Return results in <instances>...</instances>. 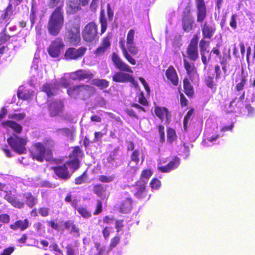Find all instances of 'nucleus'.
<instances>
[{"label": "nucleus", "instance_id": "obj_29", "mask_svg": "<svg viewBox=\"0 0 255 255\" xmlns=\"http://www.w3.org/2000/svg\"><path fill=\"white\" fill-rule=\"evenodd\" d=\"M23 197L28 207L32 208L37 204V198L31 193H25L23 194Z\"/></svg>", "mask_w": 255, "mask_h": 255}, {"label": "nucleus", "instance_id": "obj_63", "mask_svg": "<svg viewBox=\"0 0 255 255\" xmlns=\"http://www.w3.org/2000/svg\"><path fill=\"white\" fill-rule=\"evenodd\" d=\"M237 17V14H233L231 16V20L230 21V26L234 29H236L237 27V24L236 18Z\"/></svg>", "mask_w": 255, "mask_h": 255}, {"label": "nucleus", "instance_id": "obj_54", "mask_svg": "<svg viewBox=\"0 0 255 255\" xmlns=\"http://www.w3.org/2000/svg\"><path fill=\"white\" fill-rule=\"evenodd\" d=\"M25 116L26 115L24 113H21L18 114H12L9 115L8 118L19 121L24 119Z\"/></svg>", "mask_w": 255, "mask_h": 255}, {"label": "nucleus", "instance_id": "obj_25", "mask_svg": "<svg viewBox=\"0 0 255 255\" xmlns=\"http://www.w3.org/2000/svg\"><path fill=\"white\" fill-rule=\"evenodd\" d=\"M183 64L187 75L192 80V76L197 73L196 67L193 63H191L186 59H183Z\"/></svg>", "mask_w": 255, "mask_h": 255}, {"label": "nucleus", "instance_id": "obj_51", "mask_svg": "<svg viewBox=\"0 0 255 255\" xmlns=\"http://www.w3.org/2000/svg\"><path fill=\"white\" fill-rule=\"evenodd\" d=\"M111 35L110 34H108L106 36L103 38L102 40L101 44L107 49L109 48V47L111 46L110 40L111 39Z\"/></svg>", "mask_w": 255, "mask_h": 255}, {"label": "nucleus", "instance_id": "obj_15", "mask_svg": "<svg viewBox=\"0 0 255 255\" xmlns=\"http://www.w3.org/2000/svg\"><path fill=\"white\" fill-rule=\"evenodd\" d=\"M51 170L61 180H67L72 176V173L68 170L65 163L61 165L52 166Z\"/></svg>", "mask_w": 255, "mask_h": 255}, {"label": "nucleus", "instance_id": "obj_13", "mask_svg": "<svg viewBox=\"0 0 255 255\" xmlns=\"http://www.w3.org/2000/svg\"><path fill=\"white\" fill-rule=\"evenodd\" d=\"M122 196L125 199L122 200L118 206L119 212L122 214H128L129 213L132 209V199L127 192L123 193Z\"/></svg>", "mask_w": 255, "mask_h": 255}, {"label": "nucleus", "instance_id": "obj_4", "mask_svg": "<svg viewBox=\"0 0 255 255\" xmlns=\"http://www.w3.org/2000/svg\"><path fill=\"white\" fill-rule=\"evenodd\" d=\"M30 155L33 160L42 162L44 160L50 161L53 158V152L50 148H46L44 145L40 142L33 144L30 151Z\"/></svg>", "mask_w": 255, "mask_h": 255}, {"label": "nucleus", "instance_id": "obj_20", "mask_svg": "<svg viewBox=\"0 0 255 255\" xmlns=\"http://www.w3.org/2000/svg\"><path fill=\"white\" fill-rule=\"evenodd\" d=\"M93 74L88 70L79 69L72 73L71 78L73 80L82 81L86 79H91Z\"/></svg>", "mask_w": 255, "mask_h": 255}, {"label": "nucleus", "instance_id": "obj_64", "mask_svg": "<svg viewBox=\"0 0 255 255\" xmlns=\"http://www.w3.org/2000/svg\"><path fill=\"white\" fill-rule=\"evenodd\" d=\"M10 216L7 214H2L0 215V222L4 223L7 224L10 221Z\"/></svg>", "mask_w": 255, "mask_h": 255}, {"label": "nucleus", "instance_id": "obj_7", "mask_svg": "<svg viewBox=\"0 0 255 255\" xmlns=\"http://www.w3.org/2000/svg\"><path fill=\"white\" fill-rule=\"evenodd\" d=\"M120 47L122 50L123 56L127 61L132 65L136 64L135 60L130 55H135L138 53V49L135 45L128 44L127 47L125 46V41L124 39H120L119 41Z\"/></svg>", "mask_w": 255, "mask_h": 255}, {"label": "nucleus", "instance_id": "obj_45", "mask_svg": "<svg viewBox=\"0 0 255 255\" xmlns=\"http://www.w3.org/2000/svg\"><path fill=\"white\" fill-rule=\"evenodd\" d=\"M247 83V77L244 75L242 74L241 76V80L240 82H239L235 87V89L237 91L239 92L244 89V88L246 84Z\"/></svg>", "mask_w": 255, "mask_h": 255}, {"label": "nucleus", "instance_id": "obj_55", "mask_svg": "<svg viewBox=\"0 0 255 255\" xmlns=\"http://www.w3.org/2000/svg\"><path fill=\"white\" fill-rule=\"evenodd\" d=\"M139 151L137 149H135L132 152L130 156L131 161L134 162L136 164H137L139 161Z\"/></svg>", "mask_w": 255, "mask_h": 255}, {"label": "nucleus", "instance_id": "obj_32", "mask_svg": "<svg viewBox=\"0 0 255 255\" xmlns=\"http://www.w3.org/2000/svg\"><path fill=\"white\" fill-rule=\"evenodd\" d=\"M100 23L101 24V34L105 33L108 27L107 19L105 17V11L103 9H101L100 13Z\"/></svg>", "mask_w": 255, "mask_h": 255}, {"label": "nucleus", "instance_id": "obj_12", "mask_svg": "<svg viewBox=\"0 0 255 255\" xmlns=\"http://www.w3.org/2000/svg\"><path fill=\"white\" fill-rule=\"evenodd\" d=\"M182 27L185 32L192 31L194 27V19L191 14V9L188 8L184 10L182 15Z\"/></svg>", "mask_w": 255, "mask_h": 255}, {"label": "nucleus", "instance_id": "obj_14", "mask_svg": "<svg viewBox=\"0 0 255 255\" xmlns=\"http://www.w3.org/2000/svg\"><path fill=\"white\" fill-rule=\"evenodd\" d=\"M64 105L63 101L60 99L52 101L49 104L48 110L51 117H57L60 115L63 111Z\"/></svg>", "mask_w": 255, "mask_h": 255}, {"label": "nucleus", "instance_id": "obj_53", "mask_svg": "<svg viewBox=\"0 0 255 255\" xmlns=\"http://www.w3.org/2000/svg\"><path fill=\"white\" fill-rule=\"evenodd\" d=\"M161 186V182L157 178H153L150 182V186L153 190H158Z\"/></svg>", "mask_w": 255, "mask_h": 255}, {"label": "nucleus", "instance_id": "obj_16", "mask_svg": "<svg viewBox=\"0 0 255 255\" xmlns=\"http://www.w3.org/2000/svg\"><path fill=\"white\" fill-rule=\"evenodd\" d=\"M154 113L161 122L165 121L166 124H169L170 122L171 116L166 108L156 106L154 107Z\"/></svg>", "mask_w": 255, "mask_h": 255}, {"label": "nucleus", "instance_id": "obj_23", "mask_svg": "<svg viewBox=\"0 0 255 255\" xmlns=\"http://www.w3.org/2000/svg\"><path fill=\"white\" fill-rule=\"evenodd\" d=\"M2 126L4 128H9L16 133L20 134L22 131V127L16 122L9 120L3 121L1 123Z\"/></svg>", "mask_w": 255, "mask_h": 255}, {"label": "nucleus", "instance_id": "obj_46", "mask_svg": "<svg viewBox=\"0 0 255 255\" xmlns=\"http://www.w3.org/2000/svg\"><path fill=\"white\" fill-rule=\"evenodd\" d=\"M115 179V175L113 174L110 176L102 175L98 176V180L104 183H108L113 182Z\"/></svg>", "mask_w": 255, "mask_h": 255}, {"label": "nucleus", "instance_id": "obj_24", "mask_svg": "<svg viewBox=\"0 0 255 255\" xmlns=\"http://www.w3.org/2000/svg\"><path fill=\"white\" fill-rule=\"evenodd\" d=\"M65 230L70 231V233L76 237L80 236V229L71 220H67L64 223Z\"/></svg>", "mask_w": 255, "mask_h": 255}, {"label": "nucleus", "instance_id": "obj_3", "mask_svg": "<svg viewBox=\"0 0 255 255\" xmlns=\"http://www.w3.org/2000/svg\"><path fill=\"white\" fill-rule=\"evenodd\" d=\"M63 7V4L56 6L49 17L47 28L52 36H57L63 27L64 16Z\"/></svg>", "mask_w": 255, "mask_h": 255}, {"label": "nucleus", "instance_id": "obj_31", "mask_svg": "<svg viewBox=\"0 0 255 255\" xmlns=\"http://www.w3.org/2000/svg\"><path fill=\"white\" fill-rule=\"evenodd\" d=\"M34 91L32 90H18L17 95L19 99L23 100H29L32 98Z\"/></svg>", "mask_w": 255, "mask_h": 255}, {"label": "nucleus", "instance_id": "obj_42", "mask_svg": "<svg viewBox=\"0 0 255 255\" xmlns=\"http://www.w3.org/2000/svg\"><path fill=\"white\" fill-rule=\"evenodd\" d=\"M13 14L12 5L11 3H9L6 7L3 10V13L1 15V17L3 20L8 19Z\"/></svg>", "mask_w": 255, "mask_h": 255}, {"label": "nucleus", "instance_id": "obj_44", "mask_svg": "<svg viewBox=\"0 0 255 255\" xmlns=\"http://www.w3.org/2000/svg\"><path fill=\"white\" fill-rule=\"evenodd\" d=\"M194 110L193 108H191L188 111L185 116L184 117V121H183V126H184V128L186 131H187V128H188V122L191 119L192 116L193 114Z\"/></svg>", "mask_w": 255, "mask_h": 255}, {"label": "nucleus", "instance_id": "obj_58", "mask_svg": "<svg viewBox=\"0 0 255 255\" xmlns=\"http://www.w3.org/2000/svg\"><path fill=\"white\" fill-rule=\"evenodd\" d=\"M152 175V171L150 169L142 170L140 175V179H148Z\"/></svg>", "mask_w": 255, "mask_h": 255}, {"label": "nucleus", "instance_id": "obj_27", "mask_svg": "<svg viewBox=\"0 0 255 255\" xmlns=\"http://www.w3.org/2000/svg\"><path fill=\"white\" fill-rule=\"evenodd\" d=\"M64 163L67 167H69L71 170L72 172L71 173L72 174L75 171L79 169L81 162L79 159L69 158V159L66 161Z\"/></svg>", "mask_w": 255, "mask_h": 255}, {"label": "nucleus", "instance_id": "obj_9", "mask_svg": "<svg viewBox=\"0 0 255 255\" xmlns=\"http://www.w3.org/2000/svg\"><path fill=\"white\" fill-rule=\"evenodd\" d=\"M64 47L65 44L62 38L58 37L51 41L47 48V52L51 57L57 58L60 56Z\"/></svg>", "mask_w": 255, "mask_h": 255}, {"label": "nucleus", "instance_id": "obj_52", "mask_svg": "<svg viewBox=\"0 0 255 255\" xmlns=\"http://www.w3.org/2000/svg\"><path fill=\"white\" fill-rule=\"evenodd\" d=\"M135 31L133 29H130L128 33L127 36V44L134 43V37Z\"/></svg>", "mask_w": 255, "mask_h": 255}, {"label": "nucleus", "instance_id": "obj_11", "mask_svg": "<svg viewBox=\"0 0 255 255\" xmlns=\"http://www.w3.org/2000/svg\"><path fill=\"white\" fill-rule=\"evenodd\" d=\"M198 41L199 37L198 34H194L186 49V53L188 58L190 60L194 61L199 58L198 50Z\"/></svg>", "mask_w": 255, "mask_h": 255}, {"label": "nucleus", "instance_id": "obj_17", "mask_svg": "<svg viewBox=\"0 0 255 255\" xmlns=\"http://www.w3.org/2000/svg\"><path fill=\"white\" fill-rule=\"evenodd\" d=\"M180 164V159L175 156L166 165L158 166V169L162 173H168L177 168Z\"/></svg>", "mask_w": 255, "mask_h": 255}, {"label": "nucleus", "instance_id": "obj_34", "mask_svg": "<svg viewBox=\"0 0 255 255\" xmlns=\"http://www.w3.org/2000/svg\"><path fill=\"white\" fill-rule=\"evenodd\" d=\"M73 150L69 155V158L72 159H79L84 156V153L79 146H75L73 147Z\"/></svg>", "mask_w": 255, "mask_h": 255}, {"label": "nucleus", "instance_id": "obj_18", "mask_svg": "<svg viewBox=\"0 0 255 255\" xmlns=\"http://www.w3.org/2000/svg\"><path fill=\"white\" fill-rule=\"evenodd\" d=\"M165 76L168 81L173 86H177L179 84V77L176 69L172 65H170L165 71Z\"/></svg>", "mask_w": 255, "mask_h": 255}, {"label": "nucleus", "instance_id": "obj_59", "mask_svg": "<svg viewBox=\"0 0 255 255\" xmlns=\"http://www.w3.org/2000/svg\"><path fill=\"white\" fill-rule=\"evenodd\" d=\"M157 128L160 134V141L161 142H164L165 141L164 127L162 125L157 126Z\"/></svg>", "mask_w": 255, "mask_h": 255}, {"label": "nucleus", "instance_id": "obj_26", "mask_svg": "<svg viewBox=\"0 0 255 255\" xmlns=\"http://www.w3.org/2000/svg\"><path fill=\"white\" fill-rule=\"evenodd\" d=\"M183 89L185 94L189 98H192L194 94L193 86L187 77L184 78L183 81Z\"/></svg>", "mask_w": 255, "mask_h": 255}, {"label": "nucleus", "instance_id": "obj_22", "mask_svg": "<svg viewBox=\"0 0 255 255\" xmlns=\"http://www.w3.org/2000/svg\"><path fill=\"white\" fill-rule=\"evenodd\" d=\"M4 199L13 207L16 208L20 209L24 208V202L18 199L14 195L7 193L4 196Z\"/></svg>", "mask_w": 255, "mask_h": 255}, {"label": "nucleus", "instance_id": "obj_37", "mask_svg": "<svg viewBox=\"0 0 255 255\" xmlns=\"http://www.w3.org/2000/svg\"><path fill=\"white\" fill-rule=\"evenodd\" d=\"M106 190V187L101 184H97L93 187V192L99 197H102Z\"/></svg>", "mask_w": 255, "mask_h": 255}, {"label": "nucleus", "instance_id": "obj_10", "mask_svg": "<svg viewBox=\"0 0 255 255\" xmlns=\"http://www.w3.org/2000/svg\"><path fill=\"white\" fill-rule=\"evenodd\" d=\"M87 50V48L84 46H81L78 48L73 47H69L64 53V58L68 60H77L84 56Z\"/></svg>", "mask_w": 255, "mask_h": 255}, {"label": "nucleus", "instance_id": "obj_62", "mask_svg": "<svg viewBox=\"0 0 255 255\" xmlns=\"http://www.w3.org/2000/svg\"><path fill=\"white\" fill-rule=\"evenodd\" d=\"M107 50V48H106L105 47L100 44V45L97 48H96L95 50L94 51V53L96 56H99L105 53Z\"/></svg>", "mask_w": 255, "mask_h": 255}, {"label": "nucleus", "instance_id": "obj_38", "mask_svg": "<svg viewBox=\"0 0 255 255\" xmlns=\"http://www.w3.org/2000/svg\"><path fill=\"white\" fill-rule=\"evenodd\" d=\"M54 89L52 84L46 83L42 86V90L46 94L48 97H51L55 95L53 92Z\"/></svg>", "mask_w": 255, "mask_h": 255}, {"label": "nucleus", "instance_id": "obj_48", "mask_svg": "<svg viewBox=\"0 0 255 255\" xmlns=\"http://www.w3.org/2000/svg\"><path fill=\"white\" fill-rule=\"evenodd\" d=\"M78 213L84 218L88 219L92 216V214L86 208L83 207H78L77 209Z\"/></svg>", "mask_w": 255, "mask_h": 255}, {"label": "nucleus", "instance_id": "obj_28", "mask_svg": "<svg viewBox=\"0 0 255 255\" xmlns=\"http://www.w3.org/2000/svg\"><path fill=\"white\" fill-rule=\"evenodd\" d=\"M80 246V243L78 241H75L74 245L71 244H68L66 247V255H76L79 253L78 247Z\"/></svg>", "mask_w": 255, "mask_h": 255}, {"label": "nucleus", "instance_id": "obj_36", "mask_svg": "<svg viewBox=\"0 0 255 255\" xmlns=\"http://www.w3.org/2000/svg\"><path fill=\"white\" fill-rule=\"evenodd\" d=\"M88 175L87 174V170H85L80 176L76 177L74 179V183L75 185H81L82 184L88 182Z\"/></svg>", "mask_w": 255, "mask_h": 255}, {"label": "nucleus", "instance_id": "obj_56", "mask_svg": "<svg viewBox=\"0 0 255 255\" xmlns=\"http://www.w3.org/2000/svg\"><path fill=\"white\" fill-rule=\"evenodd\" d=\"M103 211V205H102V202L100 200H98L97 201V203L95 207V210L93 213L94 215H98L101 213Z\"/></svg>", "mask_w": 255, "mask_h": 255}, {"label": "nucleus", "instance_id": "obj_57", "mask_svg": "<svg viewBox=\"0 0 255 255\" xmlns=\"http://www.w3.org/2000/svg\"><path fill=\"white\" fill-rule=\"evenodd\" d=\"M63 4V0H48V6L50 8H53L55 6H58V4Z\"/></svg>", "mask_w": 255, "mask_h": 255}, {"label": "nucleus", "instance_id": "obj_33", "mask_svg": "<svg viewBox=\"0 0 255 255\" xmlns=\"http://www.w3.org/2000/svg\"><path fill=\"white\" fill-rule=\"evenodd\" d=\"M93 85L99 87L100 89L107 88L109 86V82L106 79L95 78L92 80Z\"/></svg>", "mask_w": 255, "mask_h": 255}, {"label": "nucleus", "instance_id": "obj_47", "mask_svg": "<svg viewBox=\"0 0 255 255\" xmlns=\"http://www.w3.org/2000/svg\"><path fill=\"white\" fill-rule=\"evenodd\" d=\"M207 38L203 37L199 42L200 53L206 52L209 46L210 42L206 40Z\"/></svg>", "mask_w": 255, "mask_h": 255}, {"label": "nucleus", "instance_id": "obj_6", "mask_svg": "<svg viewBox=\"0 0 255 255\" xmlns=\"http://www.w3.org/2000/svg\"><path fill=\"white\" fill-rule=\"evenodd\" d=\"M7 142L12 150L17 154H22L26 152V139L19 137L16 134H13L7 138Z\"/></svg>", "mask_w": 255, "mask_h": 255}, {"label": "nucleus", "instance_id": "obj_43", "mask_svg": "<svg viewBox=\"0 0 255 255\" xmlns=\"http://www.w3.org/2000/svg\"><path fill=\"white\" fill-rule=\"evenodd\" d=\"M56 131L60 134H62L67 137L73 138V132L69 128H57Z\"/></svg>", "mask_w": 255, "mask_h": 255}, {"label": "nucleus", "instance_id": "obj_39", "mask_svg": "<svg viewBox=\"0 0 255 255\" xmlns=\"http://www.w3.org/2000/svg\"><path fill=\"white\" fill-rule=\"evenodd\" d=\"M68 32L80 33V24L75 21H70L67 28Z\"/></svg>", "mask_w": 255, "mask_h": 255}, {"label": "nucleus", "instance_id": "obj_19", "mask_svg": "<svg viewBox=\"0 0 255 255\" xmlns=\"http://www.w3.org/2000/svg\"><path fill=\"white\" fill-rule=\"evenodd\" d=\"M30 225L29 220L25 218L24 220H17L9 225V228L14 231L19 230L23 232L28 228Z\"/></svg>", "mask_w": 255, "mask_h": 255}, {"label": "nucleus", "instance_id": "obj_49", "mask_svg": "<svg viewBox=\"0 0 255 255\" xmlns=\"http://www.w3.org/2000/svg\"><path fill=\"white\" fill-rule=\"evenodd\" d=\"M49 250L52 252H54L55 255H64L63 251L60 249L58 244L56 243H53L49 246Z\"/></svg>", "mask_w": 255, "mask_h": 255}, {"label": "nucleus", "instance_id": "obj_5", "mask_svg": "<svg viewBox=\"0 0 255 255\" xmlns=\"http://www.w3.org/2000/svg\"><path fill=\"white\" fill-rule=\"evenodd\" d=\"M95 89L86 84H80L69 87L67 90L68 95L75 99L80 98L85 101L90 98L95 92Z\"/></svg>", "mask_w": 255, "mask_h": 255}, {"label": "nucleus", "instance_id": "obj_30", "mask_svg": "<svg viewBox=\"0 0 255 255\" xmlns=\"http://www.w3.org/2000/svg\"><path fill=\"white\" fill-rule=\"evenodd\" d=\"M67 38L70 44L77 45L81 41L80 33L68 32Z\"/></svg>", "mask_w": 255, "mask_h": 255}, {"label": "nucleus", "instance_id": "obj_21", "mask_svg": "<svg viewBox=\"0 0 255 255\" xmlns=\"http://www.w3.org/2000/svg\"><path fill=\"white\" fill-rule=\"evenodd\" d=\"M146 184L144 181H138L136 183V192L134 195L137 199H143L147 196V190Z\"/></svg>", "mask_w": 255, "mask_h": 255}, {"label": "nucleus", "instance_id": "obj_2", "mask_svg": "<svg viewBox=\"0 0 255 255\" xmlns=\"http://www.w3.org/2000/svg\"><path fill=\"white\" fill-rule=\"evenodd\" d=\"M197 4V21L202 23L207 17V8L204 0H196ZM203 37L211 39L216 32L215 24H209L205 21L201 25Z\"/></svg>", "mask_w": 255, "mask_h": 255}, {"label": "nucleus", "instance_id": "obj_8", "mask_svg": "<svg viewBox=\"0 0 255 255\" xmlns=\"http://www.w3.org/2000/svg\"><path fill=\"white\" fill-rule=\"evenodd\" d=\"M82 35L83 40L86 42H93L97 37L98 25L94 21L90 22L85 26Z\"/></svg>", "mask_w": 255, "mask_h": 255}, {"label": "nucleus", "instance_id": "obj_40", "mask_svg": "<svg viewBox=\"0 0 255 255\" xmlns=\"http://www.w3.org/2000/svg\"><path fill=\"white\" fill-rule=\"evenodd\" d=\"M167 136L168 142L173 143L177 138L175 130L173 128L168 127L167 129Z\"/></svg>", "mask_w": 255, "mask_h": 255}, {"label": "nucleus", "instance_id": "obj_35", "mask_svg": "<svg viewBox=\"0 0 255 255\" xmlns=\"http://www.w3.org/2000/svg\"><path fill=\"white\" fill-rule=\"evenodd\" d=\"M214 77L212 76H208L204 80V82L206 85L210 89L212 90L213 92H215L217 90V84L214 81Z\"/></svg>", "mask_w": 255, "mask_h": 255}, {"label": "nucleus", "instance_id": "obj_50", "mask_svg": "<svg viewBox=\"0 0 255 255\" xmlns=\"http://www.w3.org/2000/svg\"><path fill=\"white\" fill-rule=\"evenodd\" d=\"M11 36L6 33V29H3L0 32V45L5 43L10 39Z\"/></svg>", "mask_w": 255, "mask_h": 255}, {"label": "nucleus", "instance_id": "obj_61", "mask_svg": "<svg viewBox=\"0 0 255 255\" xmlns=\"http://www.w3.org/2000/svg\"><path fill=\"white\" fill-rule=\"evenodd\" d=\"M138 102L142 106L148 105V103L142 92L140 93L138 95Z\"/></svg>", "mask_w": 255, "mask_h": 255}, {"label": "nucleus", "instance_id": "obj_41", "mask_svg": "<svg viewBox=\"0 0 255 255\" xmlns=\"http://www.w3.org/2000/svg\"><path fill=\"white\" fill-rule=\"evenodd\" d=\"M242 103H240L239 100H237V98H234L230 102L229 107L234 110L231 111L230 112H236V110H241L242 108Z\"/></svg>", "mask_w": 255, "mask_h": 255}, {"label": "nucleus", "instance_id": "obj_60", "mask_svg": "<svg viewBox=\"0 0 255 255\" xmlns=\"http://www.w3.org/2000/svg\"><path fill=\"white\" fill-rule=\"evenodd\" d=\"M36 18V11L33 8H32L30 10V13L29 15V19L31 22V27H33Z\"/></svg>", "mask_w": 255, "mask_h": 255}, {"label": "nucleus", "instance_id": "obj_1", "mask_svg": "<svg viewBox=\"0 0 255 255\" xmlns=\"http://www.w3.org/2000/svg\"><path fill=\"white\" fill-rule=\"evenodd\" d=\"M112 60L116 68L120 71L116 72L113 76V81L119 83L130 82L134 85H137V82L133 77L126 72L133 73L131 67L126 63L116 53L112 54Z\"/></svg>", "mask_w": 255, "mask_h": 255}]
</instances>
